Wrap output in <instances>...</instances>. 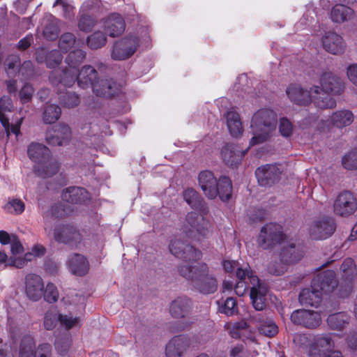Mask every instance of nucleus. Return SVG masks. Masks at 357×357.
<instances>
[{
    "mask_svg": "<svg viewBox=\"0 0 357 357\" xmlns=\"http://www.w3.org/2000/svg\"><path fill=\"white\" fill-rule=\"evenodd\" d=\"M75 36L72 33H65L59 38V47L64 52H68L75 43Z\"/></svg>",
    "mask_w": 357,
    "mask_h": 357,
    "instance_id": "52",
    "label": "nucleus"
},
{
    "mask_svg": "<svg viewBox=\"0 0 357 357\" xmlns=\"http://www.w3.org/2000/svg\"><path fill=\"white\" fill-rule=\"evenodd\" d=\"M198 184L204 195L209 199L219 196L222 201H227L231 196L232 185L229 178L222 176L217 180L209 170L200 172L197 177Z\"/></svg>",
    "mask_w": 357,
    "mask_h": 357,
    "instance_id": "2",
    "label": "nucleus"
},
{
    "mask_svg": "<svg viewBox=\"0 0 357 357\" xmlns=\"http://www.w3.org/2000/svg\"><path fill=\"white\" fill-rule=\"evenodd\" d=\"M247 153V149L240 151L236 145L227 144L221 150V157L224 162L231 167H236Z\"/></svg>",
    "mask_w": 357,
    "mask_h": 357,
    "instance_id": "28",
    "label": "nucleus"
},
{
    "mask_svg": "<svg viewBox=\"0 0 357 357\" xmlns=\"http://www.w3.org/2000/svg\"><path fill=\"white\" fill-rule=\"evenodd\" d=\"M335 229V220L330 217H323L313 222L310 228V235L314 240L325 239L330 237Z\"/></svg>",
    "mask_w": 357,
    "mask_h": 357,
    "instance_id": "12",
    "label": "nucleus"
},
{
    "mask_svg": "<svg viewBox=\"0 0 357 357\" xmlns=\"http://www.w3.org/2000/svg\"><path fill=\"white\" fill-rule=\"evenodd\" d=\"M58 315L55 312L52 310H48L45 312L44 317L43 325L45 329L52 330L59 321Z\"/></svg>",
    "mask_w": 357,
    "mask_h": 357,
    "instance_id": "58",
    "label": "nucleus"
},
{
    "mask_svg": "<svg viewBox=\"0 0 357 357\" xmlns=\"http://www.w3.org/2000/svg\"><path fill=\"white\" fill-rule=\"evenodd\" d=\"M184 200L194 209L198 210L203 214L208 213V208L204 198L197 191L192 188L185 189L183 192Z\"/></svg>",
    "mask_w": 357,
    "mask_h": 357,
    "instance_id": "31",
    "label": "nucleus"
},
{
    "mask_svg": "<svg viewBox=\"0 0 357 357\" xmlns=\"http://www.w3.org/2000/svg\"><path fill=\"white\" fill-rule=\"evenodd\" d=\"M284 238L282 227L275 223H269L264 225L259 233L257 243L264 250L271 249L280 244Z\"/></svg>",
    "mask_w": 357,
    "mask_h": 357,
    "instance_id": "7",
    "label": "nucleus"
},
{
    "mask_svg": "<svg viewBox=\"0 0 357 357\" xmlns=\"http://www.w3.org/2000/svg\"><path fill=\"white\" fill-rule=\"evenodd\" d=\"M52 129L54 132L59 135L61 141L66 144L71 137V130L70 128L66 124H58L55 125Z\"/></svg>",
    "mask_w": 357,
    "mask_h": 357,
    "instance_id": "55",
    "label": "nucleus"
},
{
    "mask_svg": "<svg viewBox=\"0 0 357 357\" xmlns=\"http://www.w3.org/2000/svg\"><path fill=\"white\" fill-rule=\"evenodd\" d=\"M45 139L47 143L50 146H62L64 144L59 135L54 132L52 128L47 131Z\"/></svg>",
    "mask_w": 357,
    "mask_h": 357,
    "instance_id": "63",
    "label": "nucleus"
},
{
    "mask_svg": "<svg viewBox=\"0 0 357 357\" xmlns=\"http://www.w3.org/2000/svg\"><path fill=\"white\" fill-rule=\"evenodd\" d=\"M338 282L335 273L331 270H327L317 274L312 281V287L316 288L326 294L331 293L337 287Z\"/></svg>",
    "mask_w": 357,
    "mask_h": 357,
    "instance_id": "16",
    "label": "nucleus"
},
{
    "mask_svg": "<svg viewBox=\"0 0 357 357\" xmlns=\"http://www.w3.org/2000/svg\"><path fill=\"white\" fill-rule=\"evenodd\" d=\"M21 61L17 55L11 54L9 55L5 60V70L7 75L10 77H15L16 73L20 70Z\"/></svg>",
    "mask_w": 357,
    "mask_h": 357,
    "instance_id": "47",
    "label": "nucleus"
},
{
    "mask_svg": "<svg viewBox=\"0 0 357 357\" xmlns=\"http://www.w3.org/2000/svg\"><path fill=\"white\" fill-rule=\"evenodd\" d=\"M171 253L176 258L183 260L185 264L199 262L202 257V252L190 243L180 239L172 241L169 244Z\"/></svg>",
    "mask_w": 357,
    "mask_h": 357,
    "instance_id": "6",
    "label": "nucleus"
},
{
    "mask_svg": "<svg viewBox=\"0 0 357 357\" xmlns=\"http://www.w3.org/2000/svg\"><path fill=\"white\" fill-rule=\"evenodd\" d=\"M59 103L66 107L72 108L77 106L79 104V98L74 92H65L61 93L59 97Z\"/></svg>",
    "mask_w": 357,
    "mask_h": 357,
    "instance_id": "49",
    "label": "nucleus"
},
{
    "mask_svg": "<svg viewBox=\"0 0 357 357\" xmlns=\"http://www.w3.org/2000/svg\"><path fill=\"white\" fill-rule=\"evenodd\" d=\"M236 275L238 281H243L249 285L252 284V286H254L261 282L259 278L253 274L252 271L249 266L245 268H236Z\"/></svg>",
    "mask_w": 357,
    "mask_h": 357,
    "instance_id": "42",
    "label": "nucleus"
},
{
    "mask_svg": "<svg viewBox=\"0 0 357 357\" xmlns=\"http://www.w3.org/2000/svg\"><path fill=\"white\" fill-rule=\"evenodd\" d=\"M51 214L55 218H63L72 215L74 212V208L65 203H56L51 206Z\"/></svg>",
    "mask_w": 357,
    "mask_h": 357,
    "instance_id": "45",
    "label": "nucleus"
},
{
    "mask_svg": "<svg viewBox=\"0 0 357 357\" xmlns=\"http://www.w3.org/2000/svg\"><path fill=\"white\" fill-rule=\"evenodd\" d=\"M66 266L72 274L84 276L89 271V263L87 258L82 254L73 253L69 255Z\"/></svg>",
    "mask_w": 357,
    "mask_h": 357,
    "instance_id": "25",
    "label": "nucleus"
},
{
    "mask_svg": "<svg viewBox=\"0 0 357 357\" xmlns=\"http://www.w3.org/2000/svg\"><path fill=\"white\" fill-rule=\"evenodd\" d=\"M357 210V199L350 191L338 195L333 204L334 213L341 217H348Z\"/></svg>",
    "mask_w": 357,
    "mask_h": 357,
    "instance_id": "11",
    "label": "nucleus"
},
{
    "mask_svg": "<svg viewBox=\"0 0 357 357\" xmlns=\"http://www.w3.org/2000/svg\"><path fill=\"white\" fill-rule=\"evenodd\" d=\"M58 319L60 323L66 327V330L72 328L79 321V318L77 317H73L71 316L66 314L63 315L62 314H59Z\"/></svg>",
    "mask_w": 357,
    "mask_h": 357,
    "instance_id": "62",
    "label": "nucleus"
},
{
    "mask_svg": "<svg viewBox=\"0 0 357 357\" xmlns=\"http://www.w3.org/2000/svg\"><path fill=\"white\" fill-rule=\"evenodd\" d=\"M47 67L55 68L63 60V56L59 50H52L47 53Z\"/></svg>",
    "mask_w": 357,
    "mask_h": 357,
    "instance_id": "56",
    "label": "nucleus"
},
{
    "mask_svg": "<svg viewBox=\"0 0 357 357\" xmlns=\"http://www.w3.org/2000/svg\"><path fill=\"white\" fill-rule=\"evenodd\" d=\"M13 109L12 99L8 96H3L0 98V122L5 130L9 128V118L6 112H11Z\"/></svg>",
    "mask_w": 357,
    "mask_h": 357,
    "instance_id": "38",
    "label": "nucleus"
},
{
    "mask_svg": "<svg viewBox=\"0 0 357 357\" xmlns=\"http://www.w3.org/2000/svg\"><path fill=\"white\" fill-rule=\"evenodd\" d=\"M268 292L266 285L261 282L250 287V298L256 310L262 311L266 307V296Z\"/></svg>",
    "mask_w": 357,
    "mask_h": 357,
    "instance_id": "30",
    "label": "nucleus"
},
{
    "mask_svg": "<svg viewBox=\"0 0 357 357\" xmlns=\"http://www.w3.org/2000/svg\"><path fill=\"white\" fill-rule=\"evenodd\" d=\"M303 252L294 243H287L281 247L279 257L282 264L296 263L303 257Z\"/></svg>",
    "mask_w": 357,
    "mask_h": 357,
    "instance_id": "29",
    "label": "nucleus"
},
{
    "mask_svg": "<svg viewBox=\"0 0 357 357\" xmlns=\"http://www.w3.org/2000/svg\"><path fill=\"white\" fill-rule=\"evenodd\" d=\"M44 283L41 277L29 273L25 277V294L33 301H39L43 294Z\"/></svg>",
    "mask_w": 357,
    "mask_h": 357,
    "instance_id": "19",
    "label": "nucleus"
},
{
    "mask_svg": "<svg viewBox=\"0 0 357 357\" xmlns=\"http://www.w3.org/2000/svg\"><path fill=\"white\" fill-rule=\"evenodd\" d=\"M290 319L295 325L310 329L316 328L321 322V315L318 312L304 309L294 310Z\"/></svg>",
    "mask_w": 357,
    "mask_h": 357,
    "instance_id": "13",
    "label": "nucleus"
},
{
    "mask_svg": "<svg viewBox=\"0 0 357 357\" xmlns=\"http://www.w3.org/2000/svg\"><path fill=\"white\" fill-rule=\"evenodd\" d=\"M192 344L190 337L184 335H176L167 344L165 355L167 357H182L189 350Z\"/></svg>",
    "mask_w": 357,
    "mask_h": 357,
    "instance_id": "15",
    "label": "nucleus"
},
{
    "mask_svg": "<svg viewBox=\"0 0 357 357\" xmlns=\"http://www.w3.org/2000/svg\"><path fill=\"white\" fill-rule=\"evenodd\" d=\"M191 300L186 296H178L173 300L169 305V313L175 319L187 317L192 310Z\"/></svg>",
    "mask_w": 357,
    "mask_h": 357,
    "instance_id": "26",
    "label": "nucleus"
},
{
    "mask_svg": "<svg viewBox=\"0 0 357 357\" xmlns=\"http://www.w3.org/2000/svg\"><path fill=\"white\" fill-rule=\"evenodd\" d=\"M52 346L48 343H43L38 346L36 357H51Z\"/></svg>",
    "mask_w": 357,
    "mask_h": 357,
    "instance_id": "64",
    "label": "nucleus"
},
{
    "mask_svg": "<svg viewBox=\"0 0 357 357\" xmlns=\"http://www.w3.org/2000/svg\"><path fill=\"white\" fill-rule=\"evenodd\" d=\"M4 211L10 214L20 215L25 210V204L19 198H9L3 206Z\"/></svg>",
    "mask_w": 357,
    "mask_h": 357,
    "instance_id": "46",
    "label": "nucleus"
},
{
    "mask_svg": "<svg viewBox=\"0 0 357 357\" xmlns=\"http://www.w3.org/2000/svg\"><path fill=\"white\" fill-rule=\"evenodd\" d=\"M97 20L93 16L83 14L79 20L78 27L82 31L89 32L92 30Z\"/></svg>",
    "mask_w": 357,
    "mask_h": 357,
    "instance_id": "53",
    "label": "nucleus"
},
{
    "mask_svg": "<svg viewBox=\"0 0 357 357\" xmlns=\"http://www.w3.org/2000/svg\"><path fill=\"white\" fill-rule=\"evenodd\" d=\"M255 174L260 185L269 187L280 181L282 172L276 165H266L258 167Z\"/></svg>",
    "mask_w": 357,
    "mask_h": 357,
    "instance_id": "17",
    "label": "nucleus"
},
{
    "mask_svg": "<svg viewBox=\"0 0 357 357\" xmlns=\"http://www.w3.org/2000/svg\"><path fill=\"white\" fill-rule=\"evenodd\" d=\"M44 299L50 303H53L58 300L59 291L56 287L52 282H49L45 289H43Z\"/></svg>",
    "mask_w": 357,
    "mask_h": 357,
    "instance_id": "54",
    "label": "nucleus"
},
{
    "mask_svg": "<svg viewBox=\"0 0 357 357\" xmlns=\"http://www.w3.org/2000/svg\"><path fill=\"white\" fill-rule=\"evenodd\" d=\"M61 197L64 202L68 203L82 204L90 199V195L84 188L73 186L63 190Z\"/></svg>",
    "mask_w": 357,
    "mask_h": 357,
    "instance_id": "27",
    "label": "nucleus"
},
{
    "mask_svg": "<svg viewBox=\"0 0 357 357\" xmlns=\"http://www.w3.org/2000/svg\"><path fill=\"white\" fill-rule=\"evenodd\" d=\"M227 126L231 136L239 137L243 132L240 114L234 109L231 108L225 114Z\"/></svg>",
    "mask_w": 357,
    "mask_h": 357,
    "instance_id": "33",
    "label": "nucleus"
},
{
    "mask_svg": "<svg viewBox=\"0 0 357 357\" xmlns=\"http://www.w3.org/2000/svg\"><path fill=\"white\" fill-rule=\"evenodd\" d=\"M219 311L227 316H231L237 311L236 300L232 297L227 298L225 301H218Z\"/></svg>",
    "mask_w": 357,
    "mask_h": 357,
    "instance_id": "51",
    "label": "nucleus"
},
{
    "mask_svg": "<svg viewBox=\"0 0 357 357\" xmlns=\"http://www.w3.org/2000/svg\"><path fill=\"white\" fill-rule=\"evenodd\" d=\"M342 165L347 169H357V149L352 150L343 157Z\"/></svg>",
    "mask_w": 357,
    "mask_h": 357,
    "instance_id": "57",
    "label": "nucleus"
},
{
    "mask_svg": "<svg viewBox=\"0 0 357 357\" xmlns=\"http://www.w3.org/2000/svg\"><path fill=\"white\" fill-rule=\"evenodd\" d=\"M340 3L335 4L331 9V18L333 22L344 23L354 18L355 12L349 6L346 4H349L356 0H339Z\"/></svg>",
    "mask_w": 357,
    "mask_h": 357,
    "instance_id": "23",
    "label": "nucleus"
},
{
    "mask_svg": "<svg viewBox=\"0 0 357 357\" xmlns=\"http://www.w3.org/2000/svg\"><path fill=\"white\" fill-rule=\"evenodd\" d=\"M85 58L86 52L82 50L78 49L70 52L65 59V62L69 68L79 70L80 64Z\"/></svg>",
    "mask_w": 357,
    "mask_h": 357,
    "instance_id": "44",
    "label": "nucleus"
},
{
    "mask_svg": "<svg viewBox=\"0 0 357 357\" xmlns=\"http://www.w3.org/2000/svg\"><path fill=\"white\" fill-rule=\"evenodd\" d=\"M350 316L345 312H340L330 314L327 318V323L333 330L342 331L349 324Z\"/></svg>",
    "mask_w": 357,
    "mask_h": 357,
    "instance_id": "37",
    "label": "nucleus"
},
{
    "mask_svg": "<svg viewBox=\"0 0 357 357\" xmlns=\"http://www.w3.org/2000/svg\"><path fill=\"white\" fill-rule=\"evenodd\" d=\"M78 72L79 70L69 67L64 70L56 69L50 73L49 79L52 85L70 87L77 81Z\"/></svg>",
    "mask_w": 357,
    "mask_h": 357,
    "instance_id": "18",
    "label": "nucleus"
},
{
    "mask_svg": "<svg viewBox=\"0 0 357 357\" xmlns=\"http://www.w3.org/2000/svg\"><path fill=\"white\" fill-rule=\"evenodd\" d=\"M54 238L59 243H63L72 248H77L83 240L82 234L74 225L61 224L54 229Z\"/></svg>",
    "mask_w": 357,
    "mask_h": 357,
    "instance_id": "8",
    "label": "nucleus"
},
{
    "mask_svg": "<svg viewBox=\"0 0 357 357\" xmlns=\"http://www.w3.org/2000/svg\"><path fill=\"white\" fill-rule=\"evenodd\" d=\"M354 115L351 110L342 109L338 110L331 116V122L332 125L337 128L347 127L354 122Z\"/></svg>",
    "mask_w": 357,
    "mask_h": 357,
    "instance_id": "35",
    "label": "nucleus"
},
{
    "mask_svg": "<svg viewBox=\"0 0 357 357\" xmlns=\"http://www.w3.org/2000/svg\"><path fill=\"white\" fill-rule=\"evenodd\" d=\"M107 38L101 31H96L87 37V45L92 50H97L106 43Z\"/></svg>",
    "mask_w": 357,
    "mask_h": 357,
    "instance_id": "50",
    "label": "nucleus"
},
{
    "mask_svg": "<svg viewBox=\"0 0 357 357\" xmlns=\"http://www.w3.org/2000/svg\"><path fill=\"white\" fill-rule=\"evenodd\" d=\"M103 29L105 33L109 36L112 38L118 37L125 31V20L121 15L112 13L104 20Z\"/></svg>",
    "mask_w": 357,
    "mask_h": 357,
    "instance_id": "24",
    "label": "nucleus"
},
{
    "mask_svg": "<svg viewBox=\"0 0 357 357\" xmlns=\"http://www.w3.org/2000/svg\"><path fill=\"white\" fill-rule=\"evenodd\" d=\"M59 33L58 26L51 23L47 24L43 29V36L49 40H56L59 36Z\"/></svg>",
    "mask_w": 357,
    "mask_h": 357,
    "instance_id": "60",
    "label": "nucleus"
},
{
    "mask_svg": "<svg viewBox=\"0 0 357 357\" xmlns=\"http://www.w3.org/2000/svg\"><path fill=\"white\" fill-rule=\"evenodd\" d=\"M277 115L271 109H261L252 116L251 121L252 133L254 135L250 140V145L261 144L266 142L270 134L276 128Z\"/></svg>",
    "mask_w": 357,
    "mask_h": 357,
    "instance_id": "4",
    "label": "nucleus"
},
{
    "mask_svg": "<svg viewBox=\"0 0 357 357\" xmlns=\"http://www.w3.org/2000/svg\"><path fill=\"white\" fill-rule=\"evenodd\" d=\"M34 90L29 84H25L20 91V98L21 102L24 104L31 101Z\"/></svg>",
    "mask_w": 357,
    "mask_h": 357,
    "instance_id": "61",
    "label": "nucleus"
},
{
    "mask_svg": "<svg viewBox=\"0 0 357 357\" xmlns=\"http://www.w3.org/2000/svg\"><path fill=\"white\" fill-rule=\"evenodd\" d=\"M93 91L98 96L111 98L121 93V86L113 79H100L93 85Z\"/></svg>",
    "mask_w": 357,
    "mask_h": 357,
    "instance_id": "21",
    "label": "nucleus"
},
{
    "mask_svg": "<svg viewBox=\"0 0 357 357\" xmlns=\"http://www.w3.org/2000/svg\"><path fill=\"white\" fill-rule=\"evenodd\" d=\"M36 344L33 337L26 335L21 340L19 357H36Z\"/></svg>",
    "mask_w": 357,
    "mask_h": 357,
    "instance_id": "39",
    "label": "nucleus"
},
{
    "mask_svg": "<svg viewBox=\"0 0 357 357\" xmlns=\"http://www.w3.org/2000/svg\"><path fill=\"white\" fill-rule=\"evenodd\" d=\"M324 49L335 55L342 54L346 49L345 43L342 37L335 32L328 31L322 38Z\"/></svg>",
    "mask_w": 357,
    "mask_h": 357,
    "instance_id": "22",
    "label": "nucleus"
},
{
    "mask_svg": "<svg viewBox=\"0 0 357 357\" xmlns=\"http://www.w3.org/2000/svg\"><path fill=\"white\" fill-rule=\"evenodd\" d=\"M330 93L321 92L320 94H312V101L321 109L334 108L335 100L328 96Z\"/></svg>",
    "mask_w": 357,
    "mask_h": 357,
    "instance_id": "43",
    "label": "nucleus"
},
{
    "mask_svg": "<svg viewBox=\"0 0 357 357\" xmlns=\"http://www.w3.org/2000/svg\"><path fill=\"white\" fill-rule=\"evenodd\" d=\"M71 345V335L68 332H66L61 337H56L54 346L57 352L61 355H66Z\"/></svg>",
    "mask_w": 357,
    "mask_h": 357,
    "instance_id": "48",
    "label": "nucleus"
},
{
    "mask_svg": "<svg viewBox=\"0 0 357 357\" xmlns=\"http://www.w3.org/2000/svg\"><path fill=\"white\" fill-rule=\"evenodd\" d=\"M286 93L293 103L298 105L306 106L312 102V87L310 91L304 89L297 84H290L286 89Z\"/></svg>",
    "mask_w": 357,
    "mask_h": 357,
    "instance_id": "20",
    "label": "nucleus"
},
{
    "mask_svg": "<svg viewBox=\"0 0 357 357\" xmlns=\"http://www.w3.org/2000/svg\"><path fill=\"white\" fill-rule=\"evenodd\" d=\"M29 158L36 163L35 174L43 178L52 177L59 169V164L51 158L50 150L45 145L32 142L27 149Z\"/></svg>",
    "mask_w": 357,
    "mask_h": 357,
    "instance_id": "3",
    "label": "nucleus"
},
{
    "mask_svg": "<svg viewBox=\"0 0 357 357\" xmlns=\"http://www.w3.org/2000/svg\"><path fill=\"white\" fill-rule=\"evenodd\" d=\"M340 271L342 278L348 282H351L357 275L355 263L351 258L344 260L340 266Z\"/></svg>",
    "mask_w": 357,
    "mask_h": 357,
    "instance_id": "41",
    "label": "nucleus"
},
{
    "mask_svg": "<svg viewBox=\"0 0 357 357\" xmlns=\"http://www.w3.org/2000/svg\"><path fill=\"white\" fill-rule=\"evenodd\" d=\"M177 272L194 289L202 294H213L218 289L217 278L205 262L179 264Z\"/></svg>",
    "mask_w": 357,
    "mask_h": 357,
    "instance_id": "1",
    "label": "nucleus"
},
{
    "mask_svg": "<svg viewBox=\"0 0 357 357\" xmlns=\"http://www.w3.org/2000/svg\"><path fill=\"white\" fill-rule=\"evenodd\" d=\"M138 46L139 39L137 37H124L114 43L111 57L115 61L126 60L135 54Z\"/></svg>",
    "mask_w": 357,
    "mask_h": 357,
    "instance_id": "9",
    "label": "nucleus"
},
{
    "mask_svg": "<svg viewBox=\"0 0 357 357\" xmlns=\"http://www.w3.org/2000/svg\"><path fill=\"white\" fill-rule=\"evenodd\" d=\"M61 115V107L55 104L47 105L43 111V119L45 123L52 124L55 123Z\"/></svg>",
    "mask_w": 357,
    "mask_h": 357,
    "instance_id": "40",
    "label": "nucleus"
},
{
    "mask_svg": "<svg viewBox=\"0 0 357 357\" xmlns=\"http://www.w3.org/2000/svg\"><path fill=\"white\" fill-rule=\"evenodd\" d=\"M334 347L335 342L331 334L317 335L310 345L309 355L310 357H323L326 352L332 351Z\"/></svg>",
    "mask_w": 357,
    "mask_h": 357,
    "instance_id": "14",
    "label": "nucleus"
},
{
    "mask_svg": "<svg viewBox=\"0 0 357 357\" xmlns=\"http://www.w3.org/2000/svg\"><path fill=\"white\" fill-rule=\"evenodd\" d=\"M185 231L191 238L202 241L212 233L213 226L202 215L196 212L188 213L186 215Z\"/></svg>",
    "mask_w": 357,
    "mask_h": 357,
    "instance_id": "5",
    "label": "nucleus"
},
{
    "mask_svg": "<svg viewBox=\"0 0 357 357\" xmlns=\"http://www.w3.org/2000/svg\"><path fill=\"white\" fill-rule=\"evenodd\" d=\"M98 72L91 66H84L78 72L77 82L79 87L82 89L92 88L98 81Z\"/></svg>",
    "mask_w": 357,
    "mask_h": 357,
    "instance_id": "32",
    "label": "nucleus"
},
{
    "mask_svg": "<svg viewBox=\"0 0 357 357\" xmlns=\"http://www.w3.org/2000/svg\"><path fill=\"white\" fill-rule=\"evenodd\" d=\"M319 86H312V93L320 94L321 92L331 93L333 95H339L344 89L342 80L331 72H324L321 74Z\"/></svg>",
    "mask_w": 357,
    "mask_h": 357,
    "instance_id": "10",
    "label": "nucleus"
},
{
    "mask_svg": "<svg viewBox=\"0 0 357 357\" xmlns=\"http://www.w3.org/2000/svg\"><path fill=\"white\" fill-rule=\"evenodd\" d=\"M252 319L257 324L261 334L272 337L278 333V326L271 318L259 314L253 316Z\"/></svg>",
    "mask_w": 357,
    "mask_h": 357,
    "instance_id": "34",
    "label": "nucleus"
},
{
    "mask_svg": "<svg viewBox=\"0 0 357 357\" xmlns=\"http://www.w3.org/2000/svg\"><path fill=\"white\" fill-rule=\"evenodd\" d=\"M279 131L285 137H289L292 135L293 126L287 118L283 117L280 119Z\"/></svg>",
    "mask_w": 357,
    "mask_h": 357,
    "instance_id": "59",
    "label": "nucleus"
},
{
    "mask_svg": "<svg viewBox=\"0 0 357 357\" xmlns=\"http://www.w3.org/2000/svg\"><path fill=\"white\" fill-rule=\"evenodd\" d=\"M321 301V293L316 288L303 289L299 294V302L302 305L318 306Z\"/></svg>",
    "mask_w": 357,
    "mask_h": 357,
    "instance_id": "36",
    "label": "nucleus"
}]
</instances>
